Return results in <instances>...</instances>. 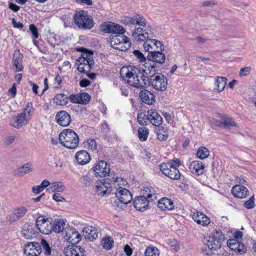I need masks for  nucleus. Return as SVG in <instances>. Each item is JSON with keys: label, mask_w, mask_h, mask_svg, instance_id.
Instances as JSON below:
<instances>
[{"label": "nucleus", "mask_w": 256, "mask_h": 256, "mask_svg": "<svg viewBox=\"0 0 256 256\" xmlns=\"http://www.w3.org/2000/svg\"><path fill=\"white\" fill-rule=\"evenodd\" d=\"M100 28L102 32L112 34L110 42L112 47L120 51H126L130 48L131 42L129 38L124 34L125 30L122 26L108 22L102 24Z\"/></svg>", "instance_id": "1"}, {"label": "nucleus", "mask_w": 256, "mask_h": 256, "mask_svg": "<svg viewBox=\"0 0 256 256\" xmlns=\"http://www.w3.org/2000/svg\"><path fill=\"white\" fill-rule=\"evenodd\" d=\"M61 144L70 149L76 148L79 144V137L77 134L70 129L63 130L59 134Z\"/></svg>", "instance_id": "2"}, {"label": "nucleus", "mask_w": 256, "mask_h": 256, "mask_svg": "<svg viewBox=\"0 0 256 256\" xmlns=\"http://www.w3.org/2000/svg\"><path fill=\"white\" fill-rule=\"evenodd\" d=\"M225 240L224 235L220 230H216L212 234V237L204 239V242L208 248L212 250H217L222 246V242Z\"/></svg>", "instance_id": "3"}, {"label": "nucleus", "mask_w": 256, "mask_h": 256, "mask_svg": "<svg viewBox=\"0 0 256 256\" xmlns=\"http://www.w3.org/2000/svg\"><path fill=\"white\" fill-rule=\"evenodd\" d=\"M74 21L76 25L83 29H90L93 26V20L90 18L84 10L76 14L74 16Z\"/></svg>", "instance_id": "4"}, {"label": "nucleus", "mask_w": 256, "mask_h": 256, "mask_svg": "<svg viewBox=\"0 0 256 256\" xmlns=\"http://www.w3.org/2000/svg\"><path fill=\"white\" fill-rule=\"evenodd\" d=\"M120 74L122 78H138L139 77L142 78L144 76L141 70L134 66H123L120 71Z\"/></svg>", "instance_id": "5"}, {"label": "nucleus", "mask_w": 256, "mask_h": 256, "mask_svg": "<svg viewBox=\"0 0 256 256\" xmlns=\"http://www.w3.org/2000/svg\"><path fill=\"white\" fill-rule=\"evenodd\" d=\"M32 103L28 102L26 107L23 111L16 116V128H18L26 124L30 119V114L32 112Z\"/></svg>", "instance_id": "6"}, {"label": "nucleus", "mask_w": 256, "mask_h": 256, "mask_svg": "<svg viewBox=\"0 0 256 256\" xmlns=\"http://www.w3.org/2000/svg\"><path fill=\"white\" fill-rule=\"evenodd\" d=\"M36 226L40 232L44 234H49L52 232V224L48 218L39 216L36 220Z\"/></svg>", "instance_id": "7"}, {"label": "nucleus", "mask_w": 256, "mask_h": 256, "mask_svg": "<svg viewBox=\"0 0 256 256\" xmlns=\"http://www.w3.org/2000/svg\"><path fill=\"white\" fill-rule=\"evenodd\" d=\"M24 252L27 256H38L41 254L42 250L40 244L30 242L24 245Z\"/></svg>", "instance_id": "8"}, {"label": "nucleus", "mask_w": 256, "mask_h": 256, "mask_svg": "<svg viewBox=\"0 0 256 256\" xmlns=\"http://www.w3.org/2000/svg\"><path fill=\"white\" fill-rule=\"evenodd\" d=\"M103 180V182L98 183L96 185L98 191L100 193H102L103 194H110L112 190V184L117 181V178L114 180V178L112 179L106 178L104 179Z\"/></svg>", "instance_id": "9"}, {"label": "nucleus", "mask_w": 256, "mask_h": 256, "mask_svg": "<svg viewBox=\"0 0 256 256\" xmlns=\"http://www.w3.org/2000/svg\"><path fill=\"white\" fill-rule=\"evenodd\" d=\"M64 232V238L69 243L76 244L81 240L80 234L74 229L66 228Z\"/></svg>", "instance_id": "10"}, {"label": "nucleus", "mask_w": 256, "mask_h": 256, "mask_svg": "<svg viewBox=\"0 0 256 256\" xmlns=\"http://www.w3.org/2000/svg\"><path fill=\"white\" fill-rule=\"evenodd\" d=\"M115 194L120 202L124 204L130 203L132 200L130 192L125 188L120 187L116 190Z\"/></svg>", "instance_id": "11"}, {"label": "nucleus", "mask_w": 256, "mask_h": 256, "mask_svg": "<svg viewBox=\"0 0 256 256\" xmlns=\"http://www.w3.org/2000/svg\"><path fill=\"white\" fill-rule=\"evenodd\" d=\"M94 171L100 177H105L110 174V167L105 161L100 160L94 167Z\"/></svg>", "instance_id": "12"}, {"label": "nucleus", "mask_w": 256, "mask_h": 256, "mask_svg": "<svg viewBox=\"0 0 256 256\" xmlns=\"http://www.w3.org/2000/svg\"><path fill=\"white\" fill-rule=\"evenodd\" d=\"M56 120L59 125L62 126H68L72 121L70 114L64 110H60L57 112Z\"/></svg>", "instance_id": "13"}, {"label": "nucleus", "mask_w": 256, "mask_h": 256, "mask_svg": "<svg viewBox=\"0 0 256 256\" xmlns=\"http://www.w3.org/2000/svg\"><path fill=\"white\" fill-rule=\"evenodd\" d=\"M77 50L82 52V56L76 60V62H86L87 63L90 62V66H94V60L92 56L94 52L92 50H88L84 48H80Z\"/></svg>", "instance_id": "14"}, {"label": "nucleus", "mask_w": 256, "mask_h": 256, "mask_svg": "<svg viewBox=\"0 0 256 256\" xmlns=\"http://www.w3.org/2000/svg\"><path fill=\"white\" fill-rule=\"evenodd\" d=\"M64 253L66 256H83L84 250L80 246L72 244L64 248Z\"/></svg>", "instance_id": "15"}, {"label": "nucleus", "mask_w": 256, "mask_h": 256, "mask_svg": "<svg viewBox=\"0 0 256 256\" xmlns=\"http://www.w3.org/2000/svg\"><path fill=\"white\" fill-rule=\"evenodd\" d=\"M181 164L180 161L176 159V160H172V164L170 168L168 170L167 176L172 180H178L180 178V173L177 167Z\"/></svg>", "instance_id": "16"}, {"label": "nucleus", "mask_w": 256, "mask_h": 256, "mask_svg": "<svg viewBox=\"0 0 256 256\" xmlns=\"http://www.w3.org/2000/svg\"><path fill=\"white\" fill-rule=\"evenodd\" d=\"M24 56L19 50H16L14 52L12 57V64L16 72H21L24 69L22 66Z\"/></svg>", "instance_id": "17"}, {"label": "nucleus", "mask_w": 256, "mask_h": 256, "mask_svg": "<svg viewBox=\"0 0 256 256\" xmlns=\"http://www.w3.org/2000/svg\"><path fill=\"white\" fill-rule=\"evenodd\" d=\"M148 113V122L155 126H158L162 124V119L157 110L150 109L147 112Z\"/></svg>", "instance_id": "18"}, {"label": "nucleus", "mask_w": 256, "mask_h": 256, "mask_svg": "<svg viewBox=\"0 0 256 256\" xmlns=\"http://www.w3.org/2000/svg\"><path fill=\"white\" fill-rule=\"evenodd\" d=\"M150 202L144 196H138L134 198L133 204L134 208L140 211H144L148 208Z\"/></svg>", "instance_id": "19"}, {"label": "nucleus", "mask_w": 256, "mask_h": 256, "mask_svg": "<svg viewBox=\"0 0 256 256\" xmlns=\"http://www.w3.org/2000/svg\"><path fill=\"white\" fill-rule=\"evenodd\" d=\"M232 194L236 198H243L248 195V190L243 186L236 185L232 188Z\"/></svg>", "instance_id": "20"}, {"label": "nucleus", "mask_w": 256, "mask_h": 256, "mask_svg": "<svg viewBox=\"0 0 256 256\" xmlns=\"http://www.w3.org/2000/svg\"><path fill=\"white\" fill-rule=\"evenodd\" d=\"M162 51L158 50L154 51L148 54L147 58L148 60L156 62L158 64H162L164 62L166 56L162 52Z\"/></svg>", "instance_id": "21"}, {"label": "nucleus", "mask_w": 256, "mask_h": 256, "mask_svg": "<svg viewBox=\"0 0 256 256\" xmlns=\"http://www.w3.org/2000/svg\"><path fill=\"white\" fill-rule=\"evenodd\" d=\"M189 169L192 173L199 176L203 174L204 166L202 162L195 160L190 164Z\"/></svg>", "instance_id": "22"}, {"label": "nucleus", "mask_w": 256, "mask_h": 256, "mask_svg": "<svg viewBox=\"0 0 256 256\" xmlns=\"http://www.w3.org/2000/svg\"><path fill=\"white\" fill-rule=\"evenodd\" d=\"M27 209L24 206L20 207L16 209L11 215H9L8 219L11 222H16L22 218L26 213Z\"/></svg>", "instance_id": "23"}, {"label": "nucleus", "mask_w": 256, "mask_h": 256, "mask_svg": "<svg viewBox=\"0 0 256 256\" xmlns=\"http://www.w3.org/2000/svg\"><path fill=\"white\" fill-rule=\"evenodd\" d=\"M86 238L92 241L98 238V232L96 228L92 226H88L85 227L83 230Z\"/></svg>", "instance_id": "24"}, {"label": "nucleus", "mask_w": 256, "mask_h": 256, "mask_svg": "<svg viewBox=\"0 0 256 256\" xmlns=\"http://www.w3.org/2000/svg\"><path fill=\"white\" fill-rule=\"evenodd\" d=\"M140 97L144 102L148 104H152L155 101L154 94L148 90H141Z\"/></svg>", "instance_id": "25"}, {"label": "nucleus", "mask_w": 256, "mask_h": 256, "mask_svg": "<svg viewBox=\"0 0 256 256\" xmlns=\"http://www.w3.org/2000/svg\"><path fill=\"white\" fill-rule=\"evenodd\" d=\"M76 158L78 164L84 165L90 160V156L86 150H80L76 152Z\"/></svg>", "instance_id": "26"}, {"label": "nucleus", "mask_w": 256, "mask_h": 256, "mask_svg": "<svg viewBox=\"0 0 256 256\" xmlns=\"http://www.w3.org/2000/svg\"><path fill=\"white\" fill-rule=\"evenodd\" d=\"M192 218L198 224L203 226H207L210 224L209 218L201 212H194L192 214Z\"/></svg>", "instance_id": "27"}, {"label": "nucleus", "mask_w": 256, "mask_h": 256, "mask_svg": "<svg viewBox=\"0 0 256 256\" xmlns=\"http://www.w3.org/2000/svg\"><path fill=\"white\" fill-rule=\"evenodd\" d=\"M22 233L24 237L26 239H30L36 236L33 226L30 224H25L23 226Z\"/></svg>", "instance_id": "28"}, {"label": "nucleus", "mask_w": 256, "mask_h": 256, "mask_svg": "<svg viewBox=\"0 0 256 256\" xmlns=\"http://www.w3.org/2000/svg\"><path fill=\"white\" fill-rule=\"evenodd\" d=\"M158 206L164 210H171L174 208V204L170 199L163 198L158 200Z\"/></svg>", "instance_id": "29"}, {"label": "nucleus", "mask_w": 256, "mask_h": 256, "mask_svg": "<svg viewBox=\"0 0 256 256\" xmlns=\"http://www.w3.org/2000/svg\"><path fill=\"white\" fill-rule=\"evenodd\" d=\"M64 226L65 222L64 220L62 218L58 219L57 220H56L52 224V231L56 232V233H60L62 232V234L64 235L65 233Z\"/></svg>", "instance_id": "30"}, {"label": "nucleus", "mask_w": 256, "mask_h": 256, "mask_svg": "<svg viewBox=\"0 0 256 256\" xmlns=\"http://www.w3.org/2000/svg\"><path fill=\"white\" fill-rule=\"evenodd\" d=\"M154 190L151 187L145 188L142 192V195L140 196H144L148 202H152L156 198Z\"/></svg>", "instance_id": "31"}, {"label": "nucleus", "mask_w": 256, "mask_h": 256, "mask_svg": "<svg viewBox=\"0 0 256 256\" xmlns=\"http://www.w3.org/2000/svg\"><path fill=\"white\" fill-rule=\"evenodd\" d=\"M32 165L31 163L28 162L18 168L17 174L19 176H23L24 174L32 171Z\"/></svg>", "instance_id": "32"}, {"label": "nucleus", "mask_w": 256, "mask_h": 256, "mask_svg": "<svg viewBox=\"0 0 256 256\" xmlns=\"http://www.w3.org/2000/svg\"><path fill=\"white\" fill-rule=\"evenodd\" d=\"M76 64L78 66V70L80 72H90V70L94 66H90V62H76Z\"/></svg>", "instance_id": "33"}, {"label": "nucleus", "mask_w": 256, "mask_h": 256, "mask_svg": "<svg viewBox=\"0 0 256 256\" xmlns=\"http://www.w3.org/2000/svg\"><path fill=\"white\" fill-rule=\"evenodd\" d=\"M68 96L64 94H57L54 98V102L59 106H65L68 102Z\"/></svg>", "instance_id": "34"}, {"label": "nucleus", "mask_w": 256, "mask_h": 256, "mask_svg": "<svg viewBox=\"0 0 256 256\" xmlns=\"http://www.w3.org/2000/svg\"><path fill=\"white\" fill-rule=\"evenodd\" d=\"M148 84H152L154 88L160 91H163L166 90L168 81H148Z\"/></svg>", "instance_id": "35"}, {"label": "nucleus", "mask_w": 256, "mask_h": 256, "mask_svg": "<svg viewBox=\"0 0 256 256\" xmlns=\"http://www.w3.org/2000/svg\"><path fill=\"white\" fill-rule=\"evenodd\" d=\"M229 246L240 254H244L246 250V248L244 245L240 242L229 243Z\"/></svg>", "instance_id": "36"}, {"label": "nucleus", "mask_w": 256, "mask_h": 256, "mask_svg": "<svg viewBox=\"0 0 256 256\" xmlns=\"http://www.w3.org/2000/svg\"><path fill=\"white\" fill-rule=\"evenodd\" d=\"M223 128H227L230 126H236V125L234 120L226 115H222L221 116Z\"/></svg>", "instance_id": "37"}, {"label": "nucleus", "mask_w": 256, "mask_h": 256, "mask_svg": "<svg viewBox=\"0 0 256 256\" xmlns=\"http://www.w3.org/2000/svg\"><path fill=\"white\" fill-rule=\"evenodd\" d=\"M114 243V241L113 238L110 236H106L102 240L103 248L106 250H111L113 247Z\"/></svg>", "instance_id": "38"}, {"label": "nucleus", "mask_w": 256, "mask_h": 256, "mask_svg": "<svg viewBox=\"0 0 256 256\" xmlns=\"http://www.w3.org/2000/svg\"><path fill=\"white\" fill-rule=\"evenodd\" d=\"M50 184V182L47 180H44L40 185L33 186L32 191L36 194H38Z\"/></svg>", "instance_id": "39"}, {"label": "nucleus", "mask_w": 256, "mask_h": 256, "mask_svg": "<svg viewBox=\"0 0 256 256\" xmlns=\"http://www.w3.org/2000/svg\"><path fill=\"white\" fill-rule=\"evenodd\" d=\"M149 130L147 128H139L138 130V137L140 141H145L148 138Z\"/></svg>", "instance_id": "40"}, {"label": "nucleus", "mask_w": 256, "mask_h": 256, "mask_svg": "<svg viewBox=\"0 0 256 256\" xmlns=\"http://www.w3.org/2000/svg\"><path fill=\"white\" fill-rule=\"evenodd\" d=\"M159 251L156 246H150L146 248L145 252V256H159Z\"/></svg>", "instance_id": "41"}, {"label": "nucleus", "mask_w": 256, "mask_h": 256, "mask_svg": "<svg viewBox=\"0 0 256 256\" xmlns=\"http://www.w3.org/2000/svg\"><path fill=\"white\" fill-rule=\"evenodd\" d=\"M140 34L141 36H146V37H149V33L148 31L141 28H135L132 32V36L133 38H136Z\"/></svg>", "instance_id": "42"}, {"label": "nucleus", "mask_w": 256, "mask_h": 256, "mask_svg": "<svg viewBox=\"0 0 256 256\" xmlns=\"http://www.w3.org/2000/svg\"><path fill=\"white\" fill-rule=\"evenodd\" d=\"M210 154L208 149L204 146H200L198 150L196 156L200 159L206 158Z\"/></svg>", "instance_id": "43"}, {"label": "nucleus", "mask_w": 256, "mask_h": 256, "mask_svg": "<svg viewBox=\"0 0 256 256\" xmlns=\"http://www.w3.org/2000/svg\"><path fill=\"white\" fill-rule=\"evenodd\" d=\"M50 188L52 192H62L64 190L65 186L61 182H54L52 183Z\"/></svg>", "instance_id": "44"}, {"label": "nucleus", "mask_w": 256, "mask_h": 256, "mask_svg": "<svg viewBox=\"0 0 256 256\" xmlns=\"http://www.w3.org/2000/svg\"><path fill=\"white\" fill-rule=\"evenodd\" d=\"M138 121L140 125L144 126L147 125L148 121V113L146 114L144 112L138 114L137 117Z\"/></svg>", "instance_id": "45"}, {"label": "nucleus", "mask_w": 256, "mask_h": 256, "mask_svg": "<svg viewBox=\"0 0 256 256\" xmlns=\"http://www.w3.org/2000/svg\"><path fill=\"white\" fill-rule=\"evenodd\" d=\"M78 98L80 100V104H86L89 102L91 96L87 92H82L79 94Z\"/></svg>", "instance_id": "46"}, {"label": "nucleus", "mask_w": 256, "mask_h": 256, "mask_svg": "<svg viewBox=\"0 0 256 256\" xmlns=\"http://www.w3.org/2000/svg\"><path fill=\"white\" fill-rule=\"evenodd\" d=\"M126 84L140 89L145 88L146 85L145 81H126Z\"/></svg>", "instance_id": "47"}, {"label": "nucleus", "mask_w": 256, "mask_h": 256, "mask_svg": "<svg viewBox=\"0 0 256 256\" xmlns=\"http://www.w3.org/2000/svg\"><path fill=\"white\" fill-rule=\"evenodd\" d=\"M41 247L42 246L44 254L46 256H50L51 254V248L46 240L42 239L40 242Z\"/></svg>", "instance_id": "48"}, {"label": "nucleus", "mask_w": 256, "mask_h": 256, "mask_svg": "<svg viewBox=\"0 0 256 256\" xmlns=\"http://www.w3.org/2000/svg\"><path fill=\"white\" fill-rule=\"evenodd\" d=\"M172 164V160L170 162L163 163L160 165V170L166 176L168 173V170L170 168Z\"/></svg>", "instance_id": "49"}, {"label": "nucleus", "mask_w": 256, "mask_h": 256, "mask_svg": "<svg viewBox=\"0 0 256 256\" xmlns=\"http://www.w3.org/2000/svg\"><path fill=\"white\" fill-rule=\"evenodd\" d=\"M120 22L126 25H134V18L128 16H124L121 17Z\"/></svg>", "instance_id": "50"}, {"label": "nucleus", "mask_w": 256, "mask_h": 256, "mask_svg": "<svg viewBox=\"0 0 256 256\" xmlns=\"http://www.w3.org/2000/svg\"><path fill=\"white\" fill-rule=\"evenodd\" d=\"M226 82V81H215L214 89L218 92L222 91L225 88Z\"/></svg>", "instance_id": "51"}, {"label": "nucleus", "mask_w": 256, "mask_h": 256, "mask_svg": "<svg viewBox=\"0 0 256 256\" xmlns=\"http://www.w3.org/2000/svg\"><path fill=\"white\" fill-rule=\"evenodd\" d=\"M134 25L136 24L143 26H146V20L142 16L138 14L135 16V18H134Z\"/></svg>", "instance_id": "52"}, {"label": "nucleus", "mask_w": 256, "mask_h": 256, "mask_svg": "<svg viewBox=\"0 0 256 256\" xmlns=\"http://www.w3.org/2000/svg\"><path fill=\"white\" fill-rule=\"evenodd\" d=\"M80 182L84 184L86 187L90 186L92 182V180L87 175L82 176L80 178Z\"/></svg>", "instance_id": "53"}, {"label": "nucleus", "mask_w": 256, "mask_h": 256, "mask_svg": "<svg viewBox=\"0 0 256 256\" xmlns=\"http://www.w3.org/2000/svg\"><path fill=\"white\" fill-rule=\"evenodd\" d=\"M153 43V41L152 39H148L146 40L144 44V48L146 51L148 52V53L150 52H153L152 50L153 48L152 47V44Z\"/></svg>", "instance_id": "54"}, {"label": "nucleus", "mask_w": 256, "mask_h": 256, "mask_svg": "<svg viewBox=\"0 0 256 256\" xmlns=\"http://www.w3.org/2000/svg\"><path fill=\"white\" fill-rule=\"evenodd\" d=\"M133 54L139 60L140 62H144L146 61V57L144 56L143 54L138 50H134L133 52Z\"/></svg>", "instance_id": "55"}, {"label": "nucleus", "mask_w": 256, "mask_h": 256, "mask_svg": "<svg viewBox=\"0 0 256 256\" xmlns=\"http://www.w3.org/2000/svg\"><path fill=\"white\" fill-rule=\"evenodd\" d=\"M252 70L250 66H246L241 68L240 70L239 75L240 77L248 75Z\"/></svg>", "instance_id": "56"}, {"label": "nucleus", "mask_w": 256, "mask_h": 256, "mask_svg": "<svg viewBox=\"0 0 256 256\" xmlns=\"http://www.w3.org/2000/svg\"><path fill=\"white\" fill-rule=\"evenodd\" d=\"M153 41V45L155 46L158 50H159L160 51H163L164 50V46L163 44H162V42L155 40V39H152Z\"/></svg>", "instance_id": "57"}, {"label": "nucleus", "mask_w": 256, "mask_h": 256, "mask_svg": "<svg viewBox=\"0 0 256 256\" xmlns=\"http://www.w3.org/2000/svg\"><path fill=\"white\" fill-rule=\"evenodd\" d=\"M88 146L89 148L94 151L96 149L97 144L94 139H88L87 140Z\"/></svg>", "instance_id": "58"}, {"label": "nucleus", "mask_w": 256, "mask_h": 256, "mask_svg": "<svg viewBox=\"0 0 256 256\" xmlns=\"http://www.w3.org/2000/svg\"><path fill=\"white\" fill-rule=\"evenodd\" d=\"M254 196H252L248 200L246 201L244 203V206L248 209H250L254 208Z\"/></svg>", "instance_id": "59"}, {"label": "nucleus", "mask_w": 256, "mask_h": 256, "mask_svg": "<svg viewBox=\"0 0 256 256\" xmlns=\"http://www.w3.org/2000/svg\"><path fill=\"white\" fill-rule=\"evenodd\" d=\"M30 30L32 36L35 38H37L38 36V31L36 27L34 24L30 25Z\"/></svg>", "instance_id": "60"}, {"label": "nucleus", "mask_w": 256, "mask_h": 256, "mask_svg": "<svg viewBox=\"0 0 256 256\" xmlns=\"http://www.w3.org/2000/svg\"><path fill=\"white\" fill-rule=\"evenodd\" d=\"M157 135L158 140L160 141L166 140L167 139L168 136L166 132L164 131V134H162L160 130L158 132Z\"/></svg>", "instance_id": "61"}, {"label": "nucleus", "mask_w": 256, "mask_h": 256, "mask_svg": "<svg viewBox=\"0 0 256 256\" xmlns=\"http://www.w3.org/2000/svg\"><path fill=\"white\" fill-rule=\"evenodd\" d=\"M68 100H70L72 102L79 104V94H72L70 95V96L68 97Z\"/></svg>", "instance_id": "62"}, {"label": "nucleus", "mask_w": 256, "mask_h": 256, "mask_svg": "<svg viewBox=\"0 0 256 256\" xmlns=\"http://www.w3.org/2000/svg\"><path fill=\"white\" fill-rule=\"evenodd\" d=\"M52 198L56 202H65L66 199L58 193L54 192V194L52 196Z\"/></svg>", "instance_id": "63"}, {"label": "nucleus", "mask_w": 256, "mask_h": 256, "mask_svg": "<svg viewBox=\"0 0 256 256\" xmlns=\"http://www.w3.org/2000/svg\"><path fill=\"white\" fill-rule=\"evenodd\" d=\"M209 121L211 124H214L216 126L220 128L222 127V121H220L214 118H210L209 119Z\"/></svg>", "instance_id": "64"}]
</instances>
